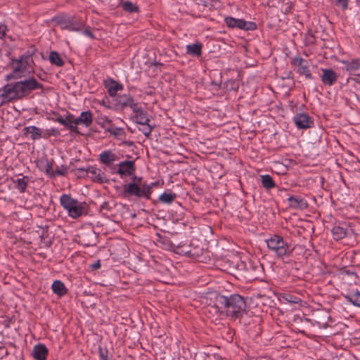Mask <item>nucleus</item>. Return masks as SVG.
I'll use <instances>...</instances> for the list:
<instances>
[{
	"mask_svg": "<svg viewBox=\"0 0 360 360\" xmlns=\"http://www.w3.org/2000/svg\"><path fill=\"white\" fill-rule=\"evenodd\" d=\"M247 299L239 294L224 295L214 292L210 294V304L216 308L221 314H225L231 320L236 321L247 314Z\"/></svg>",
	"mask_w": 360,
	"mask_h": 360,
	"instance_id": "1",
	"label": "nucleus"
},
{
	"mask_svg": "<svg viewBox=\"0 0 360 360\" xmlns=\"http://www.w3.org/2000/svg\"><path fill=\"white\" fill-rule=\"evenodd\" d=\"M60 203L62 207L68 212V215L73 219L87 214V204L84 202H79L77 199L72 198L70 194H63L60 197Z\"/></svg>",
	"mask_w": 360,
	"mask_h": 360,
	"instance_id": "2",
	"label": "nucleus"
},
{
	"mask_svg": "<svg viewBox=\"0 0 360 360\" xmlns=\"http://www.w3.org/2000/svg\"><path fill=\"white\" fill-rule=\"evenodd\" d=\"M155 183L150 184H139L138 182H130L123 185L122 195L124 198L135 196L138 198H144L147 200L150 198L152 188Z\"/></svg>",
	"mask_w": 360,
	"mask_h": 360,
	"instance_id": "3",
	"label": "nucleus"
},
{
	"mask_svg": "<svg viewBox=\"0 0 360 360\" xmlns=\"http://www.w3.org/2000/svg\"><path fill=\"white\" fill-rule=\"evenodd\" d=\"M4 100H20L28 96L21 80L15 83H11L3 87L1 95Z\"/></svg>",
	"mask_w": 360,
	"mask_h": 360,
	"instance_id": "4",
	"label": "nucleus"
},
{
	"mask_svg": "<svg viewBox=\"0 0 360 360\" xmlns=\"http://www.w3.org/2000/svg\"><path fill=\"white\" fill-rule=\"evenodd\" d=\"M267 247L273 251L278 257H283L290 255L291 250L287 242L284 241L283 237L274 235L266 240Z\"/></svg>",
	"mask_w": 360,
	"mask_h": 360,
	"instance_id": "5",
	"label": "nucleus"
},
{
	"mask_svg": "<svg viewBox=\"0 0 360 360\" xmlns=\"http://www.w3.org/2000/svg\"><path fill=\"white\" fill-rule=\"evenodd\" d=\"M55 20L61 30L79 32L84 26V21L75 16L58 17Z\"/></svg>",
	"mask_w": 360,
	"mask_h": 360,
	"instance_id": "6",
	"label": "nucleus"
},
{
	"mask_svg": "<svg viewBox=\"0 0 360 360\" xmlns=\"http://www.w3.org/2000/svg\"><path fill=\"white\" fill-rule=\"evenodd\" d=\"M224 20L227 26L231 28H238L245 31L255 30L257 28V25L255 22L245 21L243 19L226 17Z\"/></svg>",
	"mask_w": 360,
	"mask_h": 360,
	"instance_id": "7",
	"label": "nucleus"
},
{
	"mask_svg": "<svg viewBox=\"0 0 360 360\" xmlns=\"http://www.w3.org/2000/svg\"><path fill=\"white\" fill-rule=\"evenodd\" d=\"M291 64L292 66L297 67V72L300 75H304L307 79H313L309 70V63L307 60L301 57H295L292 59Z\"/></svg>",
	"mask_w": 360,
	"mask_h": 360,
	"instance_id": "8",
	"label": "nucleus"
},
{
	"mask_svg": "<svg viewBox=\"0 0 360 360\" xmlns=\"http://www.w3.org/2000/svg\"><path fill=\"white\" fill-rule=\"evenodd\" d=\"M293 121L298 129H308L314 126L313 118L307 113L295 115Z\"/></svg>",
	"mask_w": 360,
	"mask_h": 360,
	"instance_id": "9",
	"label": "nucleus"
},
{
	"mask_svg": "<svg viewBox=\"0 0 360 360\" xmlns=\"http://www.w3.org/2000/svg\"><path fill=\"white\" fill-rule=\"evenodd\" d=\"M118 169L117 173L120 175L121 177L124 176H132L136 172V166L134 161L125 160L120 162L118 165Z\"/></svg>",
	"mask_w": 360,
	"mask_h": 360,
	"instance_id": "10",
	"label": "nucleus"
},
{
	"mask_svg": "<svg viewBox=\"0 0 360 360\" xmlns=\"http://www.w3.org/2000/svg\"><path fill=\"white\" fill-rule=\"evenodd\" d=\"M132 111L135 114L132 117V120L134 122L141 125L148 124V122H150V115L139 105L133 109Z\"/></svg>",
	"mask_w": 360,
	"mask_h": 360,
	"instance_id": "11",
	"label": "nucleus"
},
{
	"mask_svg": "<svg viewBox=\"0 0 360 360\" xmlns=\"http://www.w3.org/2000/svg\"><path fill=\"white\" fill-rule=\"evenodd\" d=\"M116 101L121 109L129 107L133 110L139 105L138 103L134 101V97L131 94L119 95L117 96Z\"/></svg>",
	"mask_w": 360,
	"mask_h": 360,
	"instance_id": "12",
	"label": "nucleus"
},
{
	"mask_svg": "<svg viewBox=\"0 0 360 360\" xmlns=\"http://www.w3.org/2000/svg\"><path fill=\"white\" fill-rule=\"evenodd\" d=\"M290 207L303 210L308 207L307 200L300 195H290L288 198Z\"/></svg>",
	"mask_w": 360,
	"mask_h": 360,
	"instance_id": "13",
	"label": "nucleus"
},
{
	"mask_svg": "<svg viewBox=\"0 0 360 360\" xmlns=\"http://www.w3.org/2000/svg\"><path fill=\"white\" fill-rule=\"evenodd\" d=\"M321 70L322 75L321 77L323 84L328 86L333 85L338 79L336 72L330 68L322 69Z\"/></svg>",
	"mask_w": 360,
	"mask_h": 360,
	"instance_id": "14",
	"label": "nucleus"
},
{
	"mask_svg": "<svg viewBox=\"0 0 360 360\" xmlns=\"http://www.w3.org/2000/svg\"><path fill=\"white\" fill-rule=\"evenodd\" d=\"M87 172H89V177L91 178V180L94 181L98 182L99 184L108 181V180L105 179L104 172H103L100 169H98L96 167H88Z\"/></svg>",
	"mask_w": 360,
	"mask_h": 360,
	"instance_id": "15",
	"label": "nucleus"
},
{
	"mask_svg": "<svg viewBox=\"0 0 360 360\" xmlns=\"http://www.w3.org/2000/svg\"><path fill=\"white\" fill-rule=\"evenodd\" d=\"M105 87L108 89V93L110 97H115L117 91L123 89V85L113 79L109 78L105 81Z\"/></svg>",
	"mask_w": 360,
	"mask_h": 360,
	"instance_id": "16",
	"label": "nucleus"
},
{
	"mask_svg": "<svg viewBox=\"0 0 360 360\" xmlns=\"http://www.w3.org/2000/svg\"><path fill=\"white\" fill-rule=\"evenodd\" d=\"M32 354L36 360H46L49 350L45 345L39 343L34 347Z\"/></svg>",
	"mask_w": 360,
	"mask_h": 360,
	"instance_id": "17",
	"label": "nucleus"
},
{
	"mask_svg": "<svg viewBox=\"0 0 360 360\" xmlns=\"http://www.w3.org/2000/svg\"><path fill=\"white\" fill-rule=\"evenodd\" d=\"M27 58H23L22 57L20 59L16 60L13 64V74L11 75L12 77H20V74L24 73L27 70Z\"/></svg>",
	"mask_w": 360,
	"mask_h": 360,
	"instance_id": "18",
	"label": "nucleus"
},
{
	"mask_svg": "<svg viewBox=\"0 0 360 360\" xmlns=\"http://www.w3.org/2000/svg\"><path fill=\"white\" fill-rule=\"evenodd\" d=\"M21 82L28 95L32 91L38 89H43L44 87L43 84L39 83L34 77H29L28 79L21 80Z\"/></svg>",
	"mask_w": 360,
	"mask_h": 360,
	"instance_id": "19",
	"label": "nucleus"
},
{
	"mask_svg": "<svg viewBox=\"0 0 360 360\" xmlns=\"http://www.w3.org/2000/svg\"><path fill=\"white\" fill-rule=\"evenodd\" d=\"M93 122V115L90 110L81 112L80 115L75 119V124H83L86 127H89Z\"/></svg>",
	"mask_w": 360,
	"mask_h": 360,
	"instance_id": "20",
	"label": "nucleus"
},
{
	"mask_svg": "<svg viewBox=\"0 0 360 360\" xmlns=\"http://www.w3.org/2000/svg\"><path fill=\"white\" fill-rule=\"evenodd\" d=\"M118 159L117 156L111 150H105L99 155V160L105 165H110Z\"/></svg>",
	"mask_w": 360,
	"mask_h": 360,
	"instance_id": "21",
	"label": "nucleus"
},
{
	"mask_svg": "<svg viewBox=\"0 0 360 360\" xmlns=\"http://www.w3.org/2000/svg\"><path fill=\"white\" fill-rule=\"evenodd\" d=\"M51 288L53 292L59 297H62L68 292V289L65 284L58 280L53 281Z\"/></svg>",
	"mask_w": 360,
	"mask_h": 360,
	"instance_id": "22",
	"label": "nucleus"
},
{
	"mask_svg": "<svg viewBox=\"0 0 360 360\" xmlns=\"http://www.w3.org/2000/svg\"><path fill=\"white\" fill-rule=\"evenodd\" d=\"M96 122L105 131L108 127L113 125L112 120L106 115L100 113L96 118Z\"/></svg>",
	"mask_w": 360,
	"mask_h": 360,
	"instance_id": "23",
	"label": "nucleus"
},
{
	"mask_svg": "<svg viewBox=\"0 0 360 360\" xmlns=\"http://www.w3.org/2000/svg\"><path fill=\"white\" fill-rule=\"evenodd\" d=\"M30 177L28 176H23L20 179L13 180V182L15 184V187L19 191L20 193H24L27 187Z\"/></svg>",
	"mask_w": 360,
	"mask_h": 360,
	"instance_id": "24",
	"label": "nucleus"
},
{
	"mask_svg": "<svg viewBox=\"0 0 360 360\" xmlns=\"http://www.w3.org/2000/svg\"><path fill=\"white\" fill-rule=\"evenodd\" d=\"M176 197L177 195L174 193L165 192L159 196V200L164 204L170 205L175 200Z\"/></svg>",
	"mask_w": 360,
	"mask_h": 360,
	"instance_id": "25",
	"label": "nucleus"
},
{
	"mask_svg": "<svg viewBox=\"0 0 360 360\" xmlns=\"http://www.w3.org/2000/svg\"><path fill=\"white\" fill-rule=\"evenodd\" d=\"M342 63L345 65V69L349 72L355 71L360 68V58L353 59L350 62L343 60Z\"/></svg>",
	"mask_w": 360,
	"mask_h": 360,
	"instance_id": "26",
	"label": "nucleus"
},
{
	"mask_svg": "<svg viewBox=\"0 0 360 360\" xmlns=\"http://www.w3.org/2000/svg\"><path fill=\"white\" fill-rule=\"evenodd\" d=\"M345 298L354 306L360 307V292L356 290L352 295H345Z\"/></svg>",
	"mask_w": 360,
	"mask_h": 360,
	"instance_id": "27",
	"label": "nucleus"
},
{
	"mask_svg": "<svg viewBox=\"0 0 360 360\" xmlns=\"http://www.w3.org/2000/svg\"><path fill=\"white\" fill-rule=\"evenodd\" d=\"M186 49L187 52L193 56H200L202 53V44L200 43L188 45Z\"/></svg>",
	"mask_w": 360,
	"mask_h": 360,
	"instance_id": "28",
	"label": "nucleus"
},
{
	"mask_svg": "<svg viewBox=\"0 0 360 360\" xmlns=\"http://www.w3.org/2000/svg\"><path fill=\"white\" fill-rule=\"evenodd\" d=\"M331 231L334 238L335 240H340L345 238L347 236V230L344 227L336 226L333 228Z\"/></svg>",
	"mask_w": 360,
	"mask_h": 360,
	"instance_id": "29",
	"label": "nucleus"
},
{
	"mask_svg": "<svg viewBox=\"0 0 360 360\" xmlns=\"http://www.w3.org/2000/svg\"><path fill=\"white\" fill-rule=\"evenodd\" d=\"M49 60L52 65L62 67L64 65V61L59 56L58 53L53 51L49 54Z\"/></svg>",
	"mask_w": 360,
	"mask_h": 360,
	"instance_id": "30",
	"label": "nucleus"
},
{
	"mask_svg": "<svg viewBox=\"0 0 360 360\" xmlns=\"http://www.w3.org/2000/svg\"><path fill=\"white\" fill-rule=\"evenodd\" d=\"M261 178H262V186L264 188L269 190L271 188L276 187V184L270 175H269V174L262 175L261 176Z\"/></svg>",
	"mask_w": 360,
	"mask_h": 360,
	"instance_id": "31",
	"label": "nucleus"
},
{
	"mask_svg": "<svg viewBox=\"0 0 360 360\" xmlns=\"http://www.w3.org/2000/svg\"><path fill=\"white\" fill-rule=\"evenodd\" d=\"M122 9L128 12L129 13H138L139 11V8L136 4H133L131 1H124L122 4Z\"/></svg>",
	"mask_w": 360,
	"mask_h": 360,
	"instance_id": "32",
	"label": "nucleus"
},
{
	"mask_svg": "<svg viewBox=\"0 0 360 360\" xmlns=\"http://www.w3.org/2000/svg\"><path fill=\"white\" fill-rule=\"evenodd\" d=\"M106 131H108L110 135L117 137L125 136V131L123 128L115 127V125H112L111 127H108L106 129Z\"/></svg>",
	"mask_w": 360,
	"mask_h": 360,
	"instance_id": "33",
	"label": "nucleus"
},
{
	"mask_svg": "<svg viewBox=\"0 0 360 360\" xmlns=\"http://www.w3.org/2000/svg\"><path fill=\"white\" fill-rule=\"evenodd\" d=\"M30 134L32 140H38L42 137L41 129L35 126L31 128Z\"/></svg>",
	"mask_w": 360,
	"mask_h": 360,
	"instance_id": "34",
	"label": "nucleus"
},
{
	"mask_svg": "<svg viewBox=\"0 0 360 360\" xmlns=\"http://www.w3.org/2000/svg\"><path fill=\"white\" fill-rule=\"evenodd\" d=\"M78 124H75V117L71 119L68 123H66L64 126L67 127L70 130L75 134H80L77 127Z\"/></svg>",
	"mask_w": 360,
	"mask_h": 360,
	"instance_id": "35",
	"label": "nucleus"
},
{
	"mask_svg": "<svg viewBox=\"0 0 360 360\" xmlns=\"http://www.w3.org/2000/svg\"><path fill=\"white\" fill-rule=\"evenodd\" d=\"M144 127L143 129H139L142 133L147 137L149 138L150 134L153 129V126L150 124V122H148V124L143 125Z\"/></svg>",
	"mask_w": 360,
	"mask_h": 360,
	"instance_id": "36",
	"label": "nucleus"
},
{
	"mask_svg": "<svg viewBox=\"0 0 360 360\" xmlns=\"http://www.w3.org/2000/svg\"><path fill=\"white\" fill-rule=\"evenodd\" d=\"M98 355L101 360H108V351L106 348L98 347Z\"/></svg>",
	"mask_w": 360,
	"mask_h": 360,
	"instance_id": "37",
	"label": "nucleus"
},
{
	"mask_svg": "<svg viewBox=\"0 0 360 360\" xmlns=\"http://www.w3.org/2000/svg\"><path fill=\"white\" fill-rule=\"evenodd\" d=\"M68 168L65 166L62 165L60 168H57L53 172V176H65L67 174Z\"/></svg>",
	"mask_w": 360,
	"mask_h": 360,
	"instance_id": "38",
	"label": "nucleus"
},
{
	"mask_svg": "<svg viewBox=\"0 0 360 360\" xmlns=\"http://www.w3.org/2000/svg\"><path fill=\"white\" fill-rule=\"evenodd\" d=\"M87 170H88V167L87 168H84V167L77 168L76 174H77L78 177H79V178L89 176V172H87Z\"/></svg>",
	"mask_w": 360,
	"mask_h": 360,
	"instance_id": "39",
	"label": "nucleus"
},
{
	"mask_svg": "<svg viewBox=\"0 0 360 360\" xmlns=\"http://www.w3.org/2000/svg\"><path fill=\"white\" fill-rule=\"evenodd\" d=\"M336 6L341 7L343 10L347 8L348 0H334Z\"/></svg>",
	"mask_w": 360,
	"mask_h": 360,
	"instance_id": "40",
	"label": "nucleus"
},
{
	"mask_svg": "<svg viewBox=\"0 0 360 360\" xmlns=\"http://www.w3.org/2000/svg\"><path fill=\"white\" fill-rule=\"evenodd\" d=\"M176 253L183 254L185 255H187L188 257H191V250H186V249H184V247H177L176 250L175 251Z\"/></svg>",
	"mask_w": 360,
	"mask_h": 360,
	"instance_id": "41",
	"label": "nucleus"
},
{
	"mask_svg": "<svg viewBox=\"0 0 360 360\" xmlns=\"http://www.w3.org/2000/svg\"><path fill=\"white\" fill-rule=\"evenodd\" d=\"M53 172H54V170H53L51 165L49 162H46V174L50 175L51 176H53Z\"/></svg>",
	"mask_w": 360,
	"mask_h": 360,
	"instance_id": "42",
	"label": "nucleus"
},
{
	"mask_svg": "<svg viewBox=\"0 0 360 360\" xmlns=\"http://www.w3.org/2000/svg\"><path fill=\"white\" fill-rule=\"evenodd\" d=\"M83 34L90 37L91 39H95V36L91 31L89 27L84 29V30L83 31Z\"/></svg>",
	"mask_w": 360,
	"mask_h": 360,
	"instance_id": "43",
	"label": "nucleus"
},
{
	"mask_svg": "<svg viewBox=\"0 0 360 360\" xmlns=\"http://www.w3.org/2000/svg\"><path fill=\"white\" fill-rule=\"evenodd\" d=\"M286 300L288 301H289L290 302H292V303H297L298 300H299V298L296 297H293L291 295H288L287 297H286Z\"/></svg>",
	"mask_w": 360,
	"mask_h": 360,
	"instance_id": "44",
	"label": "nucleus"
},
{
	"mask_svg": "<svg viewBox=\"0 0 360 360\" xmlns=\"http://www.w3.org/2000/svg\"><path fill=\"white\" fill-rule=\"evenodd\" d=\"M101 262L100 260H98L97 262H94V264H91V268L92 270L98 269L101 268Z\"/></svg>",
	"mask_w": 360,
	"mask_h": 360,
	"instance_id": "45",
	"label": "nucleus"
},
{
	"mask_svg": "<svg viewBox=\"0 0 360 360\" xmlns=\"http://www.w3.org/2000/svg\"><path fill=\"white\" fill-rule=\"evenodd\" d=\"M6 27L0 25V39H2L6 34Z\"/></svg>",
	"mask_w": 360,
	"mask_h": 360,
	"instance_id": "46",
	"label": "nucleus"
},
{
	"mask_svg": "<svg viewBox=\"0 0 360 360\" xmlns=\"http://www.w3.org/2000/svg\"><path fill=\"white\" fill-rule=\"evenodd\" d=\"M64 119L65 118H63L61 115H59L54 120V121H56L63 125H65L66 124V122Z\"/></svg>",
	"mask_w": 360,
	"mask_h": 360,
	"instance_id": "47",
	"label": "nucleus"
},
{
	"mask_svg": "<svg viewBox=\"0 0 360 360\" xmlns=\"http://www.w3.org/2000/svg\"><path fill=\"white\" fill-rule=\"evenodd\" d=\"M32 126L25 127L22 129L23 134L27 136L28 134H30L31 128Z\"/></svg>",
	"mask_w": 360,
	"mask_h": 360,
	"instance_id": "48",
	"label": "nucleus"
},
{
	"mask_svg": "<svg viewBox=\"0 0 360 360\" xmlns=\"http://www.w3.org/2000/svg\"><path fill=\"white\" fill-rule=\"evenodd\" d=\"M132 176H132L131 182H138L139 184H141V180H142L141 177H138V176H135L134 174Z\"/></svg>",
	"mask_w": 360,
	"mask_h": 360,
	"instance_id": "49",
	"label": "nucleus"
},
{
	"mask_svg": "<svg viewBox=\"0 0 360 360\" xmlns=\"http://www.w3.org/2000/svg\"><path fill=\"white\" fill-rule=\"evenodd\" d=\"M73 118H74V115L72 114L69 113L64 120L66 123H68V122L70 121V120L73 119Z\"/></svg>",
	"mask_w": 360,
	"mask_h": 360,
	"instance_id": "50",
	"label": "nucleus"
},
{
	"mask_svg": "<svg viewBox=\"0 0 360 360\" xmlns=\"http://www.w3.org/2000/svg\"><path fill=\"white\" fill-rule=\"evenodd\" d=\"M101 209H105V210H108V207H109V203L108 202H104L102 205H101Z\"/></svg>",
	"mask_w": 360,
	"mask_h": 360,
	"instance_id": "51",
	"label": "nucleus"
},
{
	"mask_svg": "<svg viewBox=\"0 0 360 360\" xmlns=\"http://www.w3.org/2000/svg\"><path fill=\"white\" fill-rule=\"evenodd\" d=\"M51 134L54 136H56V135H58L59 134V131L58 129H51Z\"/></svg>",
	"mask_w": 360,
	"mask_h": 360,
	"instance_id": "52",
	"label": "nucleus"
},
{
	"mask_svg": "<svg viewBox=\"0 0 360 360\" xmlns=\"http://www.w3.org/2000/svg\"><path fill=\"white\" fill-rule=\"evenodd\" d=\"M211 1L212 2L213 6H219V0H211Z\"/></svg>",
	"mask_w": 360,
	"mask_h": 360,
	"instance_id": "53",
	"label": "nucleus"
},
{
	"mask_svg": "<svg viewBox=\"0 0 360 360\" xmlns=\"http://www.w3.org/2000/svg\"><path fill=\"white\" fill-rule=\"evenodd\" d=\"M3 94V88L0 89V98H3V96H1Z\"/></svg>",
	"mask_w": 360,
	"mask_h": 360,
	"instance_id": "54",
	"label": "nucleus"
},
{
	"mask_svg": "<svg viewBox=\"0 0 360 360\" xmlns=\"http://www.w3.org/2000/svg\"><path fill=\"white\" fill-rule=\"evenodd\" d=\"M125 143L128 146H131L133 144V142L131 141H129V142H125Z\"/></svg>",
	"mask_w": 360,
	"mask_h": 360,
	"instance_id": "55",
	"label": "nucleus"
},
{
	"mask_svg": "<svg viewBox=\"0 0 360 360\" xmlns=\"http://www.w3.org/2000/svg\"><path fill=\"white\" fill-rule=\"evenodd\" d=\"M84 245H86V246L91 245V244L89 243H84Z\"/></svg>",
	"mask_w": 360,
	"mask_h": 360,
	"instance_id": "56",
	"label": "nucleus"
},
{
	"mask_svg": "<svg viewBox=\"0 0 360 360\" xmlns=\"http://www.w3.org/2000/svg\"><path fill=\"white\" fill-rule=\"evenodd\" d=\"M103 105H104L107 108H108V109H110V107L109 105H105L104 103H103Z\"/></svg>",
	"mask_w": 360,
	"mask_h": 360,
	"instance_id": "57",
	"label": "nucleus"
}]
</instances>
